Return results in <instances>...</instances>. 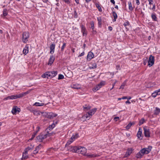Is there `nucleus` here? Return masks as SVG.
I'll return each instance as SVG.
<instances>
[{
    "mask_svg": "<svg viewBox=\"0 0 160 160\" xmlns=\"http://www.w3.org/2000/svg\"><path fill=\"white\" fill-rule=\"evenodd\" d=\"M32 112H33V114L36 115H38L40 114L38 111L35 110H32Z\"/></svg>",
    "mask_w": 160,
    "mask_h": 160,
    "instance_id": "41",
    "label": "nucleus"
},
{
    "mask_svg": "<svg viewBox=\"0 0 160 160\" xmlns=\"http://www.w3.org/2000/svg\"><path fill=\"white\" fill-rule=\"evenodd\" d=\"M67 4H69L71 3L70 0H63Z\"/></svg>",
    "mask_w": 160,
    "mask_h": 160,
    "instance_id": "50",
    "label": "nucleus"
},
{
    "mask_svg": "<svg viewBox=\"0 0 160 160\" xmlns=\"http://www.w3.org/2000/svg\"><path fill=\"white\" fill-rule=\"evenodd\" d=\"M143 130L145 136L147 137H150V132L149 128L147 127H145L143 128Z\"/></svg>",
    "mask_w": 160,
    "mask_h": 160,
    "instance_id": "7",
    "label": "nucleus"
},
{
    "mask_svg": "<svg viewBox=\"0 0 160 160\" xmlns=\"http://www.w3.org/2000/svg\"><path fill=\"white\" fill-rule=\"evenodd\" d=\"M44 105V103H39L38 102H35L34 104V105H35L37 106H42Z\"/></svg>",
    "mask_w": 160,
    "mask_h": 160,
    "instance_id": "36",
    "label": "nucleus"
},
{
    "mask_svg": "<svg viewBox=\"0 0 160 160\" xmlns=\"http://www.w3.org/2000/svg\"><path fill=\"white\" fill-rule=\"evenodd\" d=\"M148 1L149 2V4L150 5H152L153 4V0H148Z\"/></svg>",
    "mask_w": 160,
    "mask_h": 160,
    "instance_id": "54",
    "label": "nucleus"
},
{
    "mask_svg": "<svg viewBox=\"0 0 160 160\" xmlns=\"http://www.w3.org/2000/svg\"><path fill=\"white\" fill-rule=\"evenodd\" d=\"M131 127V124L129 123L127 126L126 127V128L127 129H129Z\"/></svg>",
    "mask_w": 160,
    "mask_h": 160,
    "instance_id": "51",
    "label": "nucleus"
},
{
    "mask_svg": "<svg viewBox=\"0 0 160 160\" xmlns=\"http://www.w3.org/2000/svg\"><path fill=\"white\" fill-rule=\"evenodd\" d=\"M53 113H50L48 115V117L49 118H53Z\"/></svg>",
    "mask_w": 160,
    "mask_h": 160,
    "instance_id": "45",
    "label": "nucleus"
},
{
    "mask_svg": "<svg viewBox=\"0 0 160 160\" xmlns=\"http://www.w3.org/2000/svg\"><path fill=\"white\" fill-rule=\"evenodd\" d=\"M128 5L129 9L131 11H132L133 9V8L132 7L131 2L130 1L128 2Z\"/></svg>",
    "mask_w": 160,
    "mask_h": 160,
    "instance_id": "31",
    "label": "nucleus"
},
{
    "mask_svg": "<svg viewBox=\"0 0 160 160\" xmlns=\"http://www.w3.org/2000/svg\"><path fill=\"white\" fill-rule=\"evenodd\" d=\"M144 122V118H142L141 120H140L138 125L139 126H140L142 124H143Z\"/></svg>",
    "mask_w": 160,
    "mask_h": 160,
    "instance_id": "39",
    "label": "nucleus"
},
{
    "mask_svg": "<svg viewBox=\"0 0 160 160\" xmlns=\"http://www.w3.org/2000/svg\"><path fill=\"white\" fill-rule=\"evenodd\" d=\"M126 104H130L131 103V102L129 101L128 100L126 102Z\"/></svg>",
    "mask_w": 160,
    "mask_h": 160,
    "instance_id": "64",
    "label": "nucleus"
},
{
    "mask_svg": "<svg viewBox=\"0 0 160 160\" xmlns=\"http://www.w3.org/2000/svg\"><path fill=\"white\" fill-rule=\"evenodd\" d=\"M47 137V135H38L37 137V139L40 142H41L42 141V140L46 138Z\"/></svg>",
    "mask_w": 160,
    "mask_h": 160,
    "instance_id": "9",
    "label": "nucleus"
},
{
    "mask_svg": "<svg viewBox=\"0 0 160 160\" xmlns=\"http://www.w3.org/2000/svg\"><path fill=\"white\" fill-rule=\"evenodd\" d=\"M64 76L62 74H59L58 77V79H62L64 78Z\"/></svg>",
    "mask_w": 160,
    "mask_h": 160,
    "instance_id": "46",
    "label": "nucleus"
},
{
    "mask_svg": "<svg viewBox=\"0 0 160 160\" xmlns=\"http://www.w3.org/2000/svg\"><path fill=\"white\" fill-rule=\"evenodd\" d=\"M133 151V149L132 148H128L126 153V156H127L130 155L131 153H132V152Z\"/></svg>",
    "mask_w": 160,
    "mask_h": 160,
    "instance_id": "23",
    "label": "nucleus"
},
{
    "mask_svg": "<svg viewBox=\"0 0 160 160\" xmlns=\"http://www.w3.org/2000/svg\"><path fill=\"white\" fill-rule=\"evenodd\" d=\"M112 15L114 17V19L113 20V22H114L116 21V20L118 17V16L117 14L115 12H113Z\"/></svg>",
    "mask_w": 160,
    "mask_h": 160,
    "instance_id": "30",
    "label": "nucleus"
},
{
    "mask_svg": "<svg viewBox=\"0 0 160 160\" xmlns=\"http://www.w3.org/2000/svg\"><path fill=\"white\" fill-rule=\"evenodd\" d=\"M96 7L98 9V11L100 12H102V10L101 7L98 4L96 3Z\"/></svg>",
    "mask_w": 160,
    "mask_h": 160,
    "instance_id": "38",
    "label": "nucleus"
},
{
    "mask_svg": "<svg viewBox=\"0 0 160 160\" xmlns=\"http://www.w3.org/2000/svg\"><path fill=\"white\" fill-rule=\"evenodd\" d=\"M54 60V57L53 55H51L50 58L49 60L48 64V65H51L53 63Z\"/></svg>",
    "mask_w": 160,
    "mask_h": 160,
    "instance_id": "14",
    "label": "nucleus"
},
{
    "mask_svg": "<svg viewBox=\"0 0 160 160\" xmlns=\"http://www.w3.org/2000/svg\"><path fill=\"white\" fill-rule=\"evenodd\" d=\"M72 88L75 89H80L81 88V85L78 83L73 84L72 86Z\"/></svg>",
    "mask_w": 160,
    "mask_h": 160,
    "instance_id": "16",
    "label": "nucleus"
},
{
    "mask_svg": "<svg viewBox=\"0 0 160 160\" xmlns=\"http://www.w3.org/2000/svg\"><path fill=\"white\" fill-rule=\"evenodd\" d=\"M149 8L150 9H152L153 11H154L155 10V8H156L155 4L153 5V7L152 8H151V7H149Z\"/></svg>",
    "mask_w": 160,
    "mask_h": 160,
    "instance_id": "47",
    "label": "nucleus"
},
{
    "mask_svg": "<svg viewBox=\"0 0 160 160\" xmlns=\"http://www.w3.org/2000/svg\"><path fill=\"white\" fill-rule=\"evenodd\" d=\"M89 68L90 69L96 68L97 67V64L95 63H93L90 64Z\"/></svg>",
    "mask_w": 160,
    "mask_h": 160,
    "instance_id": "19",
    "label": "nucleus"
},
{
    "mask_svg": "<svg viewBox=\"0 0 160 160\" xmlns=\"http://www.w3.org/2000/svg\"><path fill=\"white\" fill-rule=\"evenodd\" d=\"M142 134V131H141V129L139 128L137 133V136L138 137V138L140 140H141L142 139V138H141Z\"/></svg>",
    "mask_w": 160,
    "mask_h": 160,
    "instance_id": "22",
    "label": "nucleus"
},
{
    "mask_svg": "<svg viewBox=\"0 0 160 160\" xmlns=\"http://www.w3.org/2000/svg\"><path fill=\"white\" fill-rule=\"evenodd\" d=\"M8 11L7 10L5 9L3 10V15L4 17H5L8 14Z\"/></svg>",
    "mask_w": 160,
    "mask_h": 160,
    "instance_id": "40",
    "label": "nucleus"
},
{
    "mask_svg": "<svg viewBox=\"0 0 160 160\" xmlns=\"http://www.w3.org/2000/svg\"><path fill=\"white\" fill-rule=\"evenodd\" d=\"M117 82V81L116 80L115 81V82H114L112 84V88L110 89V90H111L114 88V86L115 84H116V83Z\"/></svg>",
    "mask_w": 160,
    "mask_h": 160,
    "instance_id": "55",
    "label": "nucleus"
},
{
    "mask_svg": "<svg viewBox=\"0 0 160 160\" xmlns=\"http://www.w3.org/2000/svg\"><path fill=\"white\" fill-rule=\"evenodd\" d=\"M28 93L25 92L21 93H20L17 95H12L10 96V99H15L18 98H19L22 97L26 95Z\"/></svg>",
    "mask_w": 160,
    "mask_h": 160,
    "instance_id": "3",
    "label": "nucleus"
},
{
    "mask_svg": "<svg viewBox=\"0 0 160 160\" xmlns=\"http://www.w3.org/2000/svg\"><path fill=\"white\" fill-rule=\"evenodd\" d=\"M10 96L7 97L4 99V100H7L8 99H10Z\"/></svg>",
    "mask_w": 160,
    "mask_h": 160,
    "instance_id": "56",
    "label": "nucleus"
},
{
    "mask_svg": "<svg viewBox=\"0 0 160 160\" xmlns=\"http://www.w3.org/2000/svg\"><path fill=\"white\" fill-rule=\"evenodd\" d=\"M79 147H72L70 146L68 148V149L73 152H75L78 153V149Z\"/></svg>",
    "mask_w": 160,
    "mask_h": 160,
    "instance_id": "8",
    "label": "nucleus"
},
{
    "mask_svg": "<svg viewBox=\"0 0 160 160\" xmlns=\"http://www.w3.org/2000/svg\"><path fill=\"white\" fill-rule=\"evenodd\" d=\"M29 38V33L28 32H25L22 33V41L23 43H26Z\"/></svg>",
    "mask_w": 160,
    "mask_h": 160,
    "instance_id": "2",
    "label": "nucleus"
},
{
    "mask_svg": "<svg viewBox=\"0 0 160 160\" xmlns=\"http://www.w3.org/2000/svg\"><path fill=\"white\" fill-rule=\"evenodd\" d=\"M87 149L83 147H79L78 149V153L83 155H85L87 152Z\"/></svg>",
    "mask_w": 160,
    "mask_h": 160,
    "instance_id": "6",
    "label": "nucleus"
},
{
    "mask_svg": "<svg viewBox=\"0 0 160 160\" xmlns=\"http://www.w3.org/2000/svg\"><path fill=\"white\" fill-rule=\"evenodd\" d=\"M154 57L152 55L149 56V59L148 61V65L150 67L152 66L154 64Z\"/></svg>",
    "mask_w": 160,
    "mask_h": 160,
    "instance_id": "4",
    "label": "nucleus"
},
{
    "mask_svg": "<svg viewBox=\"0 0 160 160\" xmlns=\"http://www.w3.org/2000/svg\"><path fill=\"white\" fill-rule=\"evenodd\" d=\"M99 84L97 85L95 87L93 88V91H96L99 89L101 87L100 86Z\"/></svg>",
    "mask_w": 160,
    "mask_h": 160,
    "instance_id": "34",
    "label": "nucleus"
},
{
    "mask_svg": "<svg viewBox=\"0 0 160 160\" xmlns=\"http://www.w3.org/2000/svg\"><path fill=\"white\" fill-rule=\"evenodd\" d=\"M129 22L128 21H127L126 22H125L123 24V25L126 28H127V26H128L129 25Z\"/></svg>",
    "mask_w": 160,
    "mask_h": 160,
    "instance_id": "49",
    "label": "nucleus"
},
{
    "mask_svg": "<svg viewBox=\"0 0 160 160\" xmlns=\"http://www.w3.org/2000/svg\"><path fill=\"white\" fill-rule=\"evenodd\" d=\"M84 155L88 157L89 158H92V157H96V155L93 154H90L89 153H87Z\"/></svg>",
    "mask_w": 160,
    "mask_h": 160,
    "instance_id": "35",
    "label": "nucleus"
},
{
    "mask_svg": "<svg viewBox=\"0 0 160 160\" xmlns=\"http://www.w3.org/2000/svg\"><path fill=\"white\" fill-rule=\"evenodd\" d=\"M42 77L43 78H50V74L49 73V72H46L44 74H43Z\"/></svg>",
    "mask_w": 160,
    "mask_h": 160,
    "instance_id": "17",
    "label": "nucleus"
},
{
    "mask_svg": "<svg viewBox=\"0 0 160 160\" xmlns=\"http://www.w3.org/2000/svg\"><path fill=\"white\" fill-rule=\"evenodd\" d=\"M90 25L91 26V28L93 31V33L96 32L95 31H94V23L93 21H92L90 23Z\"/></svg>",
    "mask_w": 160,
    "mask_h": 160,
    "instance_id": "32",
    "label": "nucleus"
},
{
    "mask_svg": "<svg viewBox=\"0 0 160 160\" xmlns=\"http://www.w3.org/2000/svg\"><path fill=\"white\" fill-rule=\"evenodd\" d=\"M158 95L157 94V93L155 91L152 94V96L153 98H155Z\"/></svg>",
    "mask_w": 160,
    "mask_h": 160,
    "instance_id": "43",
    "label": "nucleus"
},
{
    "mask_svg": "<svg viewBox=\"0 0 160 160\" xmlns=\"http://www.w3.org/2000/svg\"><path fill=\"white\" fill-rule=\"evenodd\" d=\"M127 98H128V97H126V96L123 97H122V99H126Z\"/></svg>",
    "mask_w": 160,
    "mask_h": 160,
    "instance_id": "62",
    "label": "nucleus"
},
{
    "mask_svg": "<svg viewBox=\"0 0 160 160\" xmlns=\"http://www.w3.org/2000/svg\"><path fill=\"white\" fill-rule=\"evenodd\" d=\"M156 93H157V94L158 95H160V89H159L158 90L155 91Z\"/></svg>",
    "mask_w": 160,
    "mask_h": 160,
    "instance_id": "53",
    "label": "nucleus"
},
{
    "mask_svg": "<svg viewBox=\"0 0 160 160\" xmlns=\"http://www.w3.org/2000/svg\"><path fill=\"white\" fill-rule=\"evenodd\" d=\"M154 114L157 115L160 112V108L158 107H156L154 111Z\"/></svg>",
    "mask_w": 160,
    "mask_h": 160,
    "instance_id": "25",
    "label": "nucleus"
},
{
    "mask_svg": "<svg viewBox=\"0 0 160 160\" xmlns=\"http://www.w3.org/2000/svg\"><path fill=\"white\" fill-rule=\"evenodd\" d=\"M126 85V83L125 82H124L123 83L122 85H121V86H120V89H123L124 86H125Z\"/></svg>",
    "mask_w": 160,
    "mask_h": 160,
    "instance_id": "48",
    "label": "nucleus"
},
{
    "mask_svg": "<svg viewBox=\"0 0 160 160\" xmlns=\"http://www.w3.org/2000/svg\"><path fill=\"white\" fill-rule=\"evenodd\" d=\"M108 29L110 31H111L112 30V28L111 26H109L108 28Z\"/></svg>",
    "mask_w": 160,
    "mask_h": 160,
    "instance_id": "60",
    "label": "nucleus"
},
{
    "mask_svg": "<svg viewBox=\"0 0 160 160\" xmlns=\"http://www.w3.org/2000/svg\"><path fill=\"white\" fill-rule=\"evenodd\" d=\"M151 18L153 21H157V18L156 16V14L153 12L151 14Z\"/></svg>",
    "mask_w": 160,
    "mask_h": 160,
    "instance_id": "20",
    "label": "nucleus"
},
{
    "mask_svg": "<svg viewBox=\"0 0 160 160\" xmlns=\"http://www.w3.org/2000/svg\"><path fill=\"white\" fill-rule=\"evenodd\" d=\"M97 19L99 26H101L102 25V18L101 17H97Z\"/></svg>",
    "mask_w": 160,
    "mask_h": 160,
    "instance_id": "33",
    "label": "nucleus"
},
{
    "mask_svg": "<svg viewBox=\"0 0 160 160\" xmlns=\"http://www.w3.org/2000/svg\"><path fill=\"white\" fill-rule=\"evenodd\" d=\"M20 109L17 106L14 107L12 110V112L13 114H15L17 112H20Z\"/></svg>",
    "mask_w": 160,
    "mask_h": 160,
    "instance_id": "10",
    "label": "nucleus"
},
{
    "mask_svg": "<svg viewBox=\"0 0 160 160\" xmlns=\"http://www.w3.org/2000/svg\"><path fill=\"white\" fill-rule=\"evenodd\" d=\"M93 57L94 54L93 53L91 52H89L87 55V60L90 61Z\"/></svg>",
    "mask_w": 160,
    "mask_h": 160,
    "instance_id": "12",
    "label": "nucleus"
},
{
    "mask_svg": "<svg viewBox=\"0 0 160 160\" xmlns=\"http://www.w3.org/2000/svg\"><path fill=\"white\" fill-rule=\"evenodd\" d=\"M110 2H111L113 4H115V2L114 0H110Z\"/></svg>",
    "mask_w": 160,
    "mask_h": 160,
    "instance_id": "61",
    "label": "nucleus"
},
{
    "mask_svg": "<svg viewBox=\"0 0 160 160\" xmlns=\"http://www.w3.org/2000/svg\"><path fill=\"white\" fill-rule=\"evenodd\" d=\"M49 72L50 74V78L55 77L57 74V71H53Z\"/></svg>",
    "mask_w": 160,
    "mask_h": 160,
    "instance_id": "15",
    "label": "nucleus"
},
{
    "mask_svg": "<svg viewBox=\"0 0 160 160\" xmlns=\"http://www.w3.org/2000/svg\"><path fill=\"white\" fill-rule=\"evenodd\" d=\"M66 43L64 42L63 43L62 46V47H61V50L62 51L64 50V49L65 47H66Z\"/></svg>",
    "mask_w": 160,
    "mask_h": 160,
    "instance_id": "42",
    "label": "nucleus"
},
{
    "mask_svg": "<svg viewBox=\"0 0 160 160\" xmlns=\"http://www.w3.org/2000/svg\"><path fill=\"white\" fill-rule=\"evenodd\" d=\"M89 114H90L88 112L86 114H85L82 117V118L84 119H89L92 117Z\"/></svg>",
    "mask_w": 160,
    "mask_h": 160,
    "instance_id": "21",
    "label": "nucleus"
},
{
    "mask_svg": "<svg viewBox=\"0 0 160 160\" xmlns=\"http://www.w3.org/2000/svg\"><path fill=\"white\" fill-rule=\"evenodd\" d=\"M36 135V133H34L32 136V137L31 138L29 139V140H32L35 137Z\"/></svg>",
    "mask_w": 160,
    "mask_h": 160,
    "instance_id": "52",
    "label": "nucleus"
},
{
    "mask_svg": "<svg viewBox=\"0 0 160 160\" xmlns=\"http://www.w3.org/2000/svg\"><path fill=\"white\" fill-rule=\"evenodd\" d=\"M83 107L84 110L85 111H88V110H89L91 108V106L88 105H85L83 106Z\"/></svg>",
    "mask_w": 160,
    "mask_h": 160,
    "instance_id": "28",
    "label": "nucleus"
},
{
    "mask_svg": "<svg viewBox=\"0 0 160 160\" xmlns=\"http://www.w3.org/2000/svg\"><path fill=\"white\" fill-rule=\"evenodd\" d=\"M78 137V134H76L75 135H73L70 139L68 140L66 145H69L71 144V143H72L76 139H77Z\"/></svg>",
    "mask_w": 160,
    "mask_h": 160,
    "instance_id": "5",
    "label": "nucleus"
},
{
    "mask_svg": "<svg viewBox=\"0 0 160 160\" xmlns=\"http://www.w3.org/2000/svg\"><path fill=\"white\" fill-rule=\"evenodd\" d=\"M42 147V145L40 144H39L38 146L36 147L35 150H34V152H35V151H38Z\"/></svg>",
    "mask_w": 160,
    "mask_h": 160,
    "instance_id": "37",
    "label": "nucleus"
},
{
    "mask_svg": "<svg viewBox=\"0 0 160 160\" xmlns=\"http://www.w3.org/2000/svg\"><path fill=\"white\" fill-rule=\"evenodd\" d=\"M81 32L82 33L83 35L85 36L87 35L86 33V29L85 27L83 25H81Z\"/></svg>",
    "mask_w": 160,
    "mask_h": 160,
    "instance_id": "11",
    "label": "nucleus"
},
{
    "mask_svg": "<svg viewBox=\"0 0 160 160\" xmlns=\"http://www.w3.org/2000/svg\"><path fill=\"white\" fill-rule=\"evenodd\" d=\"M34 146L33 145H31L30 147H28L26 148L24 150V151L28 153V152L29 151L33 149Z\"/></svg>",
    "mask_w": 160,
    "mask_h": 160,
    "instance_id": "29",
    "label": "nucleus"
},
{
    "mask_svg": "<svg viewBox=\"0 0 160 160\" xmlns=\"http://www.w3.org/2000/svg\"><path fill=\"white\" fill-rule=\"evenodd\" d=\"M74 14H75V17L77 18V13L76 12V11H75L74 12Z\"/></svg>",
    "mask_w": 160,
    "mask_h": 160,
    "instance_id": "63",
    "label": "nucleus"
},
{
    "mask_svg": "<svg viewBox=\"0 0 160 160\" xmlns=\"http://www.w3.org/2000/svg\"><path fill=\"white\" fill-rule=\"evenodd\" d=\"M55 48V45L54 43H52L50 46V53L51 54H53L54 53V49Z\"/></svg>",
    "mask_w": 160,
    "mask_h": 160,
    "instance_id": "13",
    "label": "nucleus"
},
{
    "mask_svg": "<svg viewBox=\"0 0 160 160\" xmlns=\"http://www.w3.org/2000/svg\"><path fill=\"white\" fill-rule=\"evenodd\" d=\"M29 47L28 45H26L23 50V53L25 55L27 54L28 52Z\"/></svg>",
    "mask_w": 160,
    "mask_h": 160,
    "instance_id": "18",
    "label": "nucleus"
},
{
    "mask_svg": "<svg viewBox=\"0 0 160 160\" xmlns=\"http://www.w3.org/2000/svg\"><path fill=\"white\" fill-rule=\"evenodd\" d=\"M137 4L138 5L140 4V2L139 0H135Z\"/></svg>",
    "mask_w": 160,
    "mask_h": 160,
    "instance_id": "58",
    "label": "nucleus"
},
{
    "mask_svg": "<svg viewBox=\"0 0 160 160\" xmlns=\"http://www.w3.org/2000/svg\"><path fill=\"white\" fill-rule=\"evenodd\" d=\"M119 119V117H115L114 118V120L116 121H117V119Z\"/></svg>",
    "mask_w": 160,
    "mask_h": 160,
    "instance_id": "57",
    "label": "nucleus"
},
{
    "mask_svg": "<svg viewBox=\"0 0 160 160\" xmlns=\"http://www.w3.org/2000/svg\"><path fill=\"white\" fill-rule=\"evenodd\" d=\"M58 121L56 122H54L51 125H50L49 126V129H52L55 126V125L58 123Z\"/></svg>",
    "mask_w": 160,
    "mask_h": 160,
    "instance_id": "27",
    "label": "nucleus"
},
{
    "mask_svg": "<svg viewBox=\"0 0 160 160\" xmlns=\"http://www.w3.org/2000/svg\"><path fill=\"white\" fill-rule=\"evenodd\" d=\"M152 148V147L149 146L147 148H143L141 149L140 151L137 154V158H141L144 154L149 153L151 151Z\"/></svg>",
    "mask_w": 160,
    "mask_h": 160,
    "instance_id": "1",
    "label": "nucleus"
},
{
    "mask_svg": "<svg viewBox=\"0 0 160 160\" xmlns=\"http://www.w3.org/2000/svg\"><path fill=\"white\" fill-rule=\"evenodd\" d=\"M84 52H82V53H81L79 55V57H81L82 56H83V55H84Z\"/></svg>",
    "mask_w": 160,
    "mask_h": 160,
    "instance_id": "59",
    "label": "nucleus"
},
{
    "mask_svg": "<svg viewBox=\"0 0 160 160\" xmlns=\"http://www.w3.org/2000/svg\"><path fill=\"white\" fill-rule=\"evenodd\" d=\"M97 110V108H94L92 109L90 112H88L89 113L90 115L91 116L93 115L94 113L96 112V110Z\"/></svg>",
    "mask_w": 160,
    "mask_h": 160,
    "instance_id": "24",
    "label": "nucleus"
},
{
    "mask_svg": "<svg viewBox=\"0 0 160 160\" xmlns=\"http://www.w3.org/2000/svg\"><path fill=\"white\" fill-rule=\"evenodd\" d=\"M105 81H102L100 83L98 84L101 87H102V86H103L105 84Z\"/></svg>",
    "mask_w": 160,
    "mask_h": 160,
    "instance_id": "44",
    "label": "nucleus"
},
{
    "mask_svg": "<svg viewBox=\"0 0 160 160\" xmlns=\"http://www.w3.org/2000/svg\"><path fill=\"white\" fill-rule=\"evenodd\" d=\"M28 153L27 152L24 151V152L22 154V159H25L28 158V155H27Z\"/></svg>",
    "mask_w": 160,
    "mask_h": 160,
    "instance_id": "26",
    "label": "nucleus"
}]
</instances>
